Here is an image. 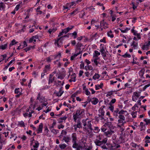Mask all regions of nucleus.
<instances>
[{
    "mask_svg": "<svg viewBox=\"0 0 150 150\" xmlns=\"http://www.w3.org/2000/svg\"><path fill=\"white\" fill-rule=\"evenodd\" d=\"M96 137L97 139L94 142L96 145L103 149H107L106 145L108 141L107 139L106 138H104V136L102 134L97 136Z\"/></svg>",
    "mask_w": 150,
    "mask_h": 150,
    "instance_id": "f257e3e1",
    "label": "nucleus"
},
{
    "mask_svg": "<svg viewBox=\"0 0 150 150\" xmlns=\"http://www.w3.org/2000/svg\"><path fill=\"white\" fill-rule=\"evenodd\" d=\"M83 125V130L88 133H90L93 130L92 127L91 121L88 118L83 120L82 121Z\"/></svg>",
    "mask_w": 150,
    "mask_h": 150,
    "instance_id": "f03ea898",
    "label": "nucleus"
},
{
    "mask_svg": "<svg viewBox=\"0 0 150 150\" xmlns=\"http://www.w3.org/2000/svg\"><path fill=\"white\" fill-rule=\"evenodd\" d=\"M84 109L77 110L75 112L73 113V118L74 121H76L77 119L81 120L85 115V112Z\"/></svg>",
    "mask_w": 150,
    "mask_h": 150,
    "instance_id": "7ed1b4c3",
    "label": "nucleus"
},
{
    "mask_svg": "<svg viewBox=\"0 0 150 150\" xmlns=\"http://www.w3.org/2000/svg\"><path fill=\"white\" fill-rule=\"evenodd\" d=\"M116 127L111 125L109 126V130L106 131L105 132V135L108 137H110L111 135L114 133L116 131Z\"/></svg>",
    "mask_w": 150,
    "mask_h": 150,
    "instance_id": "20e7f679",
    "label": "nucleus"
},
{
    "mask_svg": "<svg viewBox=\"0 0 150 150\" xmlns=\"http://www.w3.org/2000/svg\"><path fill=\"white\" fill-rule=\"evenodd\" d=\"M76 5V4L74 1H72L70 3H67L65 5L63 6V10H65L67 9L66 12L70 10V8H73L74 7V6Z\"/></svg>",
    "mask_w": 150,
    "mask_h": 150,
    "instance_id": "39448f33",
    "label": "nucleus"
},
{
    "mask_svg": "<svg viewBox=\"0 0 150 150\" xmlns=\"http://www.w3.org/2000/svg\"><path fill=\"white\" fill-rule=\"evenodd\" d=\"M71 142L73 144V148H76L77 145V135L75 133L71 135Z\"/></svg>",
    "mask_w": 150,
    "mask_h": 150,
    "instance_id": "423d86ee",
    "label": "nucleus"
},
{
    "mask_svg": "<svg viewBox=\"0 0 150 150\" xmlns=\"http://www.w3.org/2000/svg\"><path fill=\"white\" fill-rule=\"evenodd\" d=\"M61 55L60 53L59 52L57 54L52 55H51L46 59V61L48 63L50 62L52 60L57 58H59L61 57Z\"/></svg>",
    "mask_w": 150,
    "mask_h": 150,
    "instance_id": "0eeeda50",
    "label": "nucleus"
},
{
    "mask_svg": "<svg viewBox=\"0 0 150 150\" xmlns=\"http://www.w3.org/2000/svg\"><path fill=\"white\" fill-rule=\"evenodd\" d=\"M69 74L68 76V78H70L69 80V82H75L76 81V75L75 73H73L72 72V69L71 68L69 69Z\"/></svg>",
    "mask_w": 150,
    "mask_h": 150,
    "instance_id": "6e6552de",
    "label": "nucleus"
},
{
    "mask_svg": "<svg viewBox=\"0 0 150 150\" xmlns=\"http://www.w3.org/2000/svg\"><path fill=\"white\" fill-rule=\"evenodd\" d=\"M141 92L139 91H135L133 93L132 96V100L133 101L136 102L140 96Z\"/></svg>",
    "mask_w": 150,
    "mask_h": 150,
    "instance_id": "1a4fd4ad",
    "label": "nucleus"
},
{
    "mask_svg": "<svg viewBox=\"0 0 150 150\" xmlns=\"http://www.w3.org/2000/svg\"><path fill=\"white\" fill-rule=\"evenodd\" d=\"M37 99L38 100L40 103L42 104V105H44V106H46L48 104V103L45 101L44 97H40V93L38 94Z\"/></svg>",
    "mask_w": 150,
    "mask_h": 150,
    "instance_id": "9d476101",
    "label": "nucleus"
},
{
    "mask_svg": "<svg viewBox=\"0 0 150 150\" xmlns=\"http://www.w3.org/2000/svg\"><path fill=\"white\" fill-rule=\"evenodd\" d=\"M73 28L74 26H72L70 28L67 27V28L64 29L62 30V32L59 33L58 35V37L61 36V35H62L63 34H66L68 32H69L70 30L72 29Z\"/></svg>",
    "mask_w": 150,
    "mask_h": 150,
    "instance_id": "9b49d317",
    "label": "nucleus"
},
{
    "mask_svg": "<svg viewBox=\"0 0 150 150\" xmlns=\"http://www.w3.org/2000/svg\"><path fill=\"white\" fill-rule=\"evenodd\" d=\"M66 36L65 35L64 37H62L58 39L57 40L55 41V44L58 47H60L62 44V41L64 40V38Z\"/></svg>",
    "mask_w": 150,
    "mask_h": 150,
    "instance_id": "f8f14e48",
    "label": "nucleus"
},
{
    "mask_svg": "<svg viewBox=\"0 0 150 150\" xmlns=\"http://www.w3.org/2000/svg\"><path fill=\"white\" fill-rule=\"evenodd\" d=\"M88 100L89 103L91 102V103L94 105H96L99 101L98 99L96 97H93L90 99L89 97H88Z\"/></svg>",
    "mask_w": 150,
    "mask_h": 150,
    "instance_id": "ddd939ff",
    "label": "nucleus"
},
{
    "mask_svg": "<svg viewBox=\"0 0 150 150\" xmlns=\"http://www.w3.org/2000/svg\"><path fill=\"white\" fill-rule=\"evenodd\" d=\"M81 53L82 51L80 50L77 49L76 50L75 53L71 57V60H74L78 55Z\"/></svg>",
    "mask_w": 150,
    "mask_h": 150,
    "instance_id": "4468645a",
    "label": "nucleus"
},
{
    "mask_svg": "<svg viewBox=\"0 0 150 150\" xmlns=\"http://www.w3.org/2000/svg\"><path fill=\"white\" fill-rule=\"evenodd\" d=\"M34 143V144L33 145V148L38 149L39 147V142L36 140H35L33 139L32 141H30V145H33V144Z\"/></svg>",
    "mask_w": 150,
    "mask_h": 150,
    "instance_id": "2eb2a0df",
    "label": "nucleus"
},
{
    "mask_svg": "<svg viewBox=\"0 0 150 150\" xmlns=\"http://www.w3.org/2000/svg\"><path fill=\"white\" fill-rule=\"evenodd\" d=\"M76 122H77V124L74 126V129L75 131L77 130V128H80L81 127V120L77 119L76 121H74Z\"/></svg>",
    "mask_w": 150,
    "mask_h": 150,
    "instance_id": "dca6fc26",
    "label": "nucleus"
},
{
    "mask_svg": "<svg viewBox=\"0 0 150 150\" xmlns=\"http://www.w3.org/2000/svg\"><path fill=\"white\" fill-rule=\"evenodd\" d=\"M111 123L108 122L105 123L101 128V131L103 132H105L107 130V126L109 127L110 125H111Z\"/></svg>",
    "mask_w": 150,
    "mask_h": 150,
    "instance_id": "f3484780",
    "label": "nucleus"
},
{
    "mask_svg": "<svg viewBox=\"0 0 150 150\" xmlns=\"http://www.w3.org/2000/svg\"><path fill=\"white\" fill-rule=\"evenodd\" d=\"M36 39L39 40V37L38 35L33 36L31 38H30L28 40V42L30 43L32 42L34 43L36 42Z\"/></svg>",
    "mask_w": 150,
    "mask_h": 150,
    "instance_id": "a211bd4d",
    "label": "nucleus"
},
{
    "mask_svg": "<svg viewBox=\"0 0 150 150\" xmlns=\"http://www.w3.org/2000/svg\"><path fill=\"white\" fill-rule=\"evenodd\" d=\"M141 100H138L137 102L134 104V105L132 107V109L133 110H135L136 108H138V105H141Z\"/></svg>",
    "mask_w": 150,
    "mask_h": 150,
    "instance_id": "6ab92c4d",
    "label": "nucleus"
},
{
    "mask_svg": "<svg viewBox=\"0 0 150 150\" xmlns=\"http://www.w3.org/2000/svg\"><path fill=\"white\" fill-rule=\"evenodd\" d=\"M150 45V41H149L148 43H145L142 47V49L143 50H148L149 48Z\"/></svg>",
    "mask_w": 150,
    "mask_h": 150,
    "instance_id": "aec40b11",
    "label": "nucleus"
},
{
    "mask_svg": "<svg viewBox=\"0 0 150 150\" xmlns=\"http://www.w3.org/2000/svg\"><path fill=\"white\" fill-rule=\"evenodd\" d=\"M100 26L101 28L102 27L104 29H106L108 28L107 23L104 20H102L100 22Z\"/></svg>",
    "mask_w": 150,
    "mask_h": 150,
    "instance_id": "412c9836",
    "label": "nucleus"
},
{
    "mask_svg": "<svg viewBox=\"0 0 150 150\" xmlns=\"http://www.w3.org/2000/svg\"><path fill=\"white\" fill-rule=\"evenodd\" d=\"M64 93V91L63 90L62 87L60 88L59 89V91L55 93L56 95L58 97L61 96Z\"/></svg>",
    "mask_w": 150,
    "mask_h": 150,
    "instance_id": "4be33fe9",
    "label": "nucleus"
},
{
    "mask_svg": "<svg viewBox=\"0 0 150 150\" xmlns=\"http://www.w3.org/2000/svg\"><path fill=\"white\" fill-rule=\"evenodd\" d=\"M78 12V9L77 8L76 9L74 10L72 12L69 13L68 15V16H69V17H71L72 16H74Z\"/></svg>",
    "mask_w": 150,
    "mask_h": 150,
    "instance_id": "5701e85b",
    "label": "nucleus"
},
{
    "mask_svg": "<svg viewBox=\"0 0 150 150\" xmlns=\"http://www.w3.org/2000/svg\"><path fill=\"white\" fill-rule=\"evenodd\" d=\"M70 139H71L68 136H64L63 137L62 141V142L64 141L67 144H68V143L70 142Z\"/></svg>",
    "mask_w": 150,
    "mask_h": 150,
    "instance_id": "b1692460",
    "label": "nucleus"
},
{
    "mask_svg": "<svg viewBox=\"0 0 150 150\" xmlns=\"http://www.w3.org/2000/svg\"><path fill=\"white\" fill-rule=\"evenodd\" d=\"M93 59H92L91 61L93 62L97 66L98 63L99 62H98V60H99L100 58L98 57H93Z\"/></svg>",
    "mask_w": 150,
    "mask_h": 150,
    "instance_id": "393cba45",
    "label": "nucleus"
},
{
    "mask_svg": "<svg viewBox=\"0 0 150 150\" xmlns=\"http://www.w3.org/2000/svg\"><path fill=\"white\" fill-rule=\"evenodd\" d=\"M118 123L117 125L118 127H121L122 126L124 125V124L126 123V121L124 120H118Z\"/></svg>",
    "mask_w": 150,
    "mask_h": 150,
    "instance_id": "a878e982",
    "label": "nucleus"
},
{
    "mask_svg": "<svg viewBox=\"0 0 150 150\" xmlns=\"http://www.w3.org/2000/svg\"><path fill=\"white\" fill-rule=\"evenodd\" d=\"M43 124L42 123H41L39 125L38 128L37 129V133H41L42 132V129L43 128Z\"/></svg>",
    "mask_w": 150,
    "mask_h": 150,
    "instance_id": "bb28decb",
    "label": "nucleus"
},
{
    "mask_svg": "<svg viewBox=\"0 0 150 150\" xmlns=\"http://www.w3.org/2000/svg\"><path fill=\"white\" fill-rule=\"evenodd\" d=\"M34 112L33 110H30V112L29 113L26 112L23 114L24 116L25 117H30L32 116V114Z\"/></svg>",
    "mask_w": 150,
    "mask_h": 150,
    "instance_id": "cd10ccee",
    "label": "nucleus"
},
{
    "mask_svg": "<svg viewBox=\"0 0 150 150\" xmlns=\"http://www.w3.org/2000/svg\"><path fill=\"white\" fill-rule=\"evenodd\" d=\"M50 69V64L45 65L44 69V73H47L49 71Z\"/></svg>",
    "mask_w": 150,
    "mask_h": 150,
    "instance_id": "c85d7f7f",
    "label": "nucleus"
},
{
    "mask_svg": "<svg viewBox=\"0 0 150 150\" xmlns=\"http://www.w3.org/2000/svg\"><path fill=\"white\" fill-rule=\"evenodd\" d=\"M53 75L51 74L50 75L49 79V84L52 83L55 80V77L54 76L53 77Z\"/></svg>",
    "mask_w": 150,
    "mask_h": 150,
    "instance_id": "c756f323",
    "label": "nucleus"
},
{
    "mask_svg": "<svg viewBox=\"0 0 150 150\" xmlns=\"http://www.w3.org/2000/svg\"><path fill=\"white\" fill-rule=\"evenodd\" d=\"M17 126L22 127H25V125L24 122L23 121H21L18 122Z\"/></svg>",
    "mask_w": 150,
    "mask_h": 150,
    "instance_id": "7c9ffc66",
    "label": "nucleus"
},
{
    "mask_svg": "<svg viewBox=\"0 0 150 150\" xmlns=\"http://www.w3.org/2000/svg\"><path fill=\"white\" fill-rule=\"evenodd\" d=\"M85 69L86 71L93 70V68L91 65H87L85 66Z\"/></svg>",
    "mask_w": 150,
    "mask_h": 150,
    "instance_id": "2f4dec72",
    "label": "nucleus"
},
{
    "mask_svg": "<svg viewBox=\"0 0 150 150\" xmlns=\"http://www.w3.org/2000/svg\"><path fill=\"white\" fill-rule=\"evenodd\" d=\"M103 86V83H101L100 84H99L96 85L95 86V89L96 90H98L102 88Z\"/></svg>",
    "mask_w": 150,
    "mask_h": 150,
    "instance_id": "473e14b6",
    "label": "nucleus"
},
{
    "mask_svg": "<svg viewBox=\"0 0 150 150\" xmlns=\"http://www.w3.org/2000/svg\"><path fill=\"white\" fill-rule=\"evenodd\" d=\"M67 117L66 116H64L62 117H61L58 119L57 121L58 123H61L63 122V120H65Z\"/></svg>",
    "mask_w": 150,
    "mask_h": 150,
    "instance_id": "72a5a7b5",
    "label": "nucleus"
},
{
    "mask_svg": "<svg viewBox=\"0 0 150 150\" xmlns=\"http://www.w3.org/2000/svg\"><path fill=\"white\" fill-rule=\"evenodd\" d=\"M120 35L123 38L122 40L121 41L123 43H126V40L128 38V36L127 35L125 36L122 34H121Z\"/></svg>",
    "mask_w": 150,
    "mask_h": 150,
    "instance_id": "f704fd0d",
    "label": "nucleus"
},
{
    "mask_svg": "<svg viewBox=\"0 0 150 150\" xmlns=\"http://www.w3.org/2000/svg\"><path fill=\"white\" fill-rule=\"evenodd\" d=\"M144 69H141L139 72L140 77L142 78H144Z\"/></svg>",
    "mask_w": 150,
    "mask_h": 150,
    "instance_id": "c9c22d12",
    "label": "nucleus"
},
{
    "mask_svg": "<svg viewBox=\"0 0 150 150\" xmlns=\"http://www.w3.org/2000/svg\"><path fill=\"white\" fill-rule=\"evenodd\" d=\"M35 48V46H29L26 48L24 49V50H25V52H27L28 51H29L31 49H33Z\"/></svg>",
    "mask_w": 150,
    "mask_h": 150,
    "instance_id": "e433bc0d",
    "label": "nucleus"
},
{
    "mask_svg": "<svg viewBox=\"0 0 150 150\" xmlns=\"http://www.w3.org/2000/svg\"><path fill=\"white\" fill-rule=\"evenodd\" d=\"M118 114L120 115H125V116H127L128 115V113L125 110H121L119 112Z\"/></svg>",
    "mask_w": 150,
    "mask_h": 150,
    "instance_id": "4c0bfd02",
    "label": "nucleus"
},
{
    "mask_svg": "<svg viewBox=\"0 0 150 150\" xmlns=\"http://www.w3.org/2000/svg\"><path fill=\"white\" fill-rule=\"evenodd\" d=\"M83 89L85 93L87 96L90 95L91 93L88 89L86 88V86H84L83 88Z\"/></svg>",
    "mask_w": 150,
    "mask_h": 150,
    "instance_id": "58836bf2",
    "label": "nucleus"
},
{
    "mask_svg": "<svg viewBox=\"0 0 150 150\" xmlns=\"http://www.w3.org/2000/svg\"><path fill=\"white\" fill-rule=\"evenodd\" d=\"M100 54V52L97 50H95L93 53V57H98Z\"/></svg>",
    "mask_w": 150,
    "mask_h": 150,
    "instance_id": "ea45409f",
    "label": "nucleus"
},
{
    "mask_svg": "<svg viewBox=\"0 0 150 150\" xmlns=\"http://www.w3.org/2000/svg\"><path fill=\"white\" fill-rule=\"evenodd\" d=\"M23 3L22 2H21L19 3V4H17L15 7V10L16 11H17L22 6Z\"/></svg>",
    "mask_w": 150,
    "mask_h": 150,
    "instance_id": "a19ab883",
    "label": "nucleus"
},
{
    "mask_svg": "<svg viewBox=\"0 0 150 150\" xmlns=\"http://www.w3.org/2000/svg\"><path fill=\"white\" fill-rule=\"evenodd\" d=\"M107 35L108 37L111 38H112L114 37V35L112 33V32L111 30H110L107 32Z\"/></svg>",
    "mask_w": 150,
    "mask_h": 150,
    "instance_id": "79ce46f5",
    "label": "nucleus"
},
{
    "mask_svg": "<svg viewBox=\"0 0 150 150\" xmlns=\"http://www.w3.org/2000/svg\"><path fill=\"white\" fill-rule=\"evenodd\" d=\"M131 46H132L134 49H136L137 48L138 46V43L135 42L133 41L132 42L131 44Z\"/></svg>",
    "mask_w": 150,
    "mask_h": 150,
    "instance_id": "37998d69",
    "label": "nucleus"
},
{
    "mask_svg": "<svg viewBox=\"0 0 150 150\" xmlns=\"http://www.w3.org/2000/svg\"><path fill=\"white\" fill-rule=\"evenodd\" d=\"M18 43V42H17L15 39L13 40L11 42L9 45L10 47L15 45Z\"/></svg>",
    "mask_w": 150,
    "mask_h": 150,
    "instance_id": "c03bdc74",
    "label": "nucleus"
},
{
    "mask_svg": "<svg viewBox=\"0 0 150 150\" xmlns=\"http://www.w3.org/2000/svg\"><path fill=\"white\" fill-rule=\"evenodd\" d=\"M145 142L146 143H150V140L149 139H150V137L148 135L146 136L145 138Z\"/></svg>",
    "mask_w": 150,
    "mask_h": 150,
    "instance_id": "a18cd8bd",
    "label": "nucleus"
},
{
    "mask_svg": "<svg viewBox=\"0 0 150 150\" xmlns=\"http://www.w3.org/2000/svg\"><path fill=\"white\" fill-rule=\"evenodd\" d=\"M5 8V6L3 2L0 3V8L1 10H4Z\"/></svg>",
    "mask_w": 150,
    "mask_h": 150,
    "instance_id": "49530a36",
    "label": "nucleus"
},
{
    "mask_svg": "<svg viewBox=\"0 0 150 150\" xmlns=\"http://www.w3.org/2000/svg\"><path fill=\"white\" fill-rule=\"evenodd\" d=\"M67 146V145L63 143L62 144H60L59 145V148L61 149H64L66 148Z\"/></svg>",
    "mask_w": 150,
    "mask_h": 150,
    "instance_id": "de8ad7c7",
    "label": "nucleus"
},
{
    "mask_svg": "<svg viewBox=\"0 0 150 150\" xmlns=\"http://www.w3.org/2000/svg\"><path fill=\"white\" fill-rule=\"evenodd\" d=\"M102 108H100L98 110L100 114V115L102 116H104L105 114V111L103 109H102Z\"/></svg>",
    "mask_w": 150,
    "mask_h": 150,
    "instance_id": "09e8293b",
    "label": "nucleus"
},
{
    "mask_svg": "<svg viewBox=\"0 0 150 150\" xmlns=\"http://www.w3.org/2000/svg\"><path fill=\"white\" fill-rule=\"evenodd\" d=\"M100 77L99 75L97 73L95 74L93 77V78L94 80H96L97 79H98Z\"/></svg>",
    "mask_w": 150,
    "mask_h": 150,
    "instance_id": "8fccbe9b",
    "label": "nucleus"
},
{
    "mask_svg": "<svg viewBox=\"0 0 150 150\" xmlns=\"http://www.w3.org/2000/svg\"><path fill=\"white\" fill-rule=\"evenodd\" d=\"M7 47V44H5L3 45H2L0 46V49H1L2 50H4L6 49Z\"/></svg>",
    "mask_w": 150,
    "mask_h": 150,
    "instance_id": "3c124183",
    "label": "nucleus"
},
{
    "mask_svg": "<svg viewBox=\"0 0 150 150\" xmlns=\"http://www.w3.org/2000/svg\"><path fill=\"white\" fill-rule=\"evenodd\" d=\"M4 142L3 140L0 137V150L2 148V145L4 144Z\"/></svg>",
    "mask_w": 150,
    "mask_h": 150,
    "instance_id": "603ef678",
    "label": "nucleus"
},
{
    "mask_svg": "<svg viewBox=\"0 0 150 150\" xmlns=\"http://www.w3.org/2000/svg\"><path fill=\"white\" fill-rule=\"evenodd\" d=\"M104 45L102 44H101L100 45V51L101 52L105 51L104 48Z\"/></svg>",
    "mask_w": 150,
    "mask_h": 150,
    "instance_id": "864d4df0",
    "label": "nucleus"
},
{
    "mask_svg": "<svg viewBox=\"0 0 150 150\" xmlns=\"http://www.w3.org/2000/svg\"><path fill=\"white\" fill-rule=\"evenodd\" d=\"M135 27H133L131 30V32L134 35H136L138 33L137 31L134 30Z\"/></svg>",
    "mask_w": 150,
    "mask_h": 150,
    "instance_id": "5fc2aeb1",
    "label": "nucleus"
},
{
    "mask_svg": "<svg viewBox=\"0 0 150 150\" xmlns=\"http://www.w3.org/2000/svg\"><path fill=\"white\" fill-rule=\"evenodd\" d=\"M51 132L55 134H57L59 132V130L55 129H52L51 130Z\"/></svg>",
    "mask_w": 150,
    "mask_h": 150,
    "instance_id": "6e6d98bb",
    "label": "nucleus"
},
{
    "mask_svg": "<svg viewBox=\"0 0 150 150\" xmlns=\"http://www.w3.org/2000/svg\"><path fill=\"white\" fill-rule=\"evenodd\" d=\"M122 56L124 58H130L131 55L127 52H126L124 54L122 55Z\"/></svg>",
    "mask_w": 150,
    "mask_h": 150,
    "instance_id": "4d7b16f0",
    "label": "nucleus"
},
{
    "mask_svg": "<svg viewBox=\"0 0 150 150\" xmlns=\"http://www.w3.org/2000/svg\"><path fill=\"white\" fill-rule=\"evenodd\" d=\"M67 134V132L66 131V130H63L62 131L61 134L59 136V138H61L62 135H66Z\"/></svg>",
    "mask_w": 150,
    "mask_h": 150,
    "instance_id": "13d9d810",
    "label": "nucleus"
},
{
    "mask_svg": "<svg viewBox=\"0 0 150 150\" xmlns=\"http://www.w3.org/2000/svg\"><path fill=\"white\" fill-rule=\"evenodd\" d=\"M109 109L111 110L112 112H113L114 109V105H108Z\"/></svg>",
    "mask_w": 150,
    "mask_h": 150,
    "instance_id": "bf43d9fd",
    "label": "nucleus"
},
{
    "mask_svg": "<svg viewBox=\"0 0 150 150\" xmlns=\"http://www.w3.org/2000/svg\"><path fill=\"white\" fill-rule=\"evenodd\" d=\"M113 91H110L108 92L106 95V96L108 97L109 96H111L112 94Z\"/></svg>",
    "mask_w": 150,
    "mask_h": 150,
    "instance_id": "052dcab7",
    "label": "nucleus"
},
{
    "mask_svg": "<svg viewBox=\"0 0 150 150\" xmlns=\"http://www.w3.org/2000/svg\"><path fill=\"white\" fill-rule=\"evenodd\" d=\"M92 71H91V73H90L89 71H86L85 72L84 74L87 77H89L90 75V74L91 75L92 74Z\"/></svg>",
    "mask_w": 150,
    "mask_h": 150,
    "instance_id": "680f3d73",
    "label": "nucleus"
},
{
    "mask_svg": "<svg viewBox=\"0 0 150 150\" xmlns=\"http://www.w3.org/2000/svg\"><path fill=\"white\" fill-rule=\"evenodd\" d=\"M14 61V60H12L11 61L7 64V65L5 67V68L6 69H8L9 66L12 64V63Z\"/></svg>",
    "mask_w": 150,
    "mask_h": 150,
    "instance_id": "e2e57ef3",
    "label": "nucleus"
},
{
    "mask_svg": "<svg viewBox=\"0 0 150 150\" xmlns=\"http://www.w3.org/2000/svg\"><path fill=\"white\" fill-rule=\"evenodd\" d=\"M100 130V129H99V127H94L93 131L95 133H98Z\"/></svg>",
    "mask_w": 150,
    "mask_h": 150,
    "instance_id": "0e129e2a",
    "label": "nucleus"
},
{
    "mask_svg": "<svg viewBox=\"0 0 150 150\" xmlns=\"http://www.w3.org/2000/svg\"><path fill=\"white\" fill-rule=\"evenodd\" d=\"M131 114L132 115L133 118H135L137 117V112L136 111L132 112H131Z\"/></svg>",
    "mask_w": 150,
    "mask_h": 150,
    "instance_id": "69168bd1",
    "label": "nucleus"
},
{
    "mask_svg": "<svg viewBox=\"0 0 150 150\" xmlns=\"http://www.w3.org/2000/svg\"><path fill=\"white\" fill-rule=\"evenodd\" d=\"M64 77L65 76L63 74H59L57 77V78L61 80H62L64 79Z\"/></svg>",
    "mask_w": 150,
    "mask_h": 150,
    "instance_id": "338daca9",
    "label": "nucleus"
},
{
    "mask_svg": "<svg viewBox=\"0 0 150 150\" xmlns=\"http://www.w3.org/2000/svg\"><path fill=\"white\" fill-rule=\"evenodd\" d=\"M118 118L119 119V120L125 121V117L124 115H120L118 116Z\"/></svg>",
    "mask_w": 150,
    "mask_h": 150,
    "instance_id": "774afa93",
    "label": "nucleus"
}]
</instances>
